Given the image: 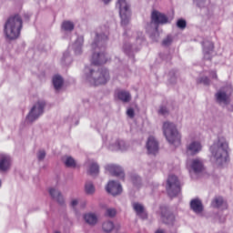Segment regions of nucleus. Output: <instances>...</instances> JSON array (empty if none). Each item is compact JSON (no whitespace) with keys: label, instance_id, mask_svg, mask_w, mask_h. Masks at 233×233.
Segmentation results:
<instances>
[{"label":"nucleus","instance_id":"nucleus-1","mask_svg":"<svg viewBox=\"0 0 233 233\" xmlns=\"http://www.w3.org/2000/svg\"><path fill=\"white\" fill-rule=\"evenodd\" d=\"M116 8L119 12L121 18V25L125 30L124 32V45L122 50L126 56L134 57V54L141 48V45L145 41V36L142 32L134 34L130 27V19L132 17V11L130 10V4L127 0H117ZM136 38H135V37ZM136 41L137 44H134Z\"/></svg>","mask_w":233,"mask_h":233},{"label":"nucleus","instance_id":"nucleus-2","mask_svg":"<svg viewBox=\"0 0 233 233\" xmlns=\"http://www.w3.org/2000/svg\"><path fill=\"white\" fill-rule=\"evenodd\" d=\"M105 59H94L90 64L86 65L83 71V78L89 85L98 86V85H106L110 81V71L106 67L99 68L106 65Z\"/></svg>","mask_w":233,"mask_h":233},{"label":"nucleus","instance_id":"nucleus-3","mask_svg":"<svg viewBox=\"0 0 233 233\" xmlns=\"http://www.w3.org/2000/svg\"><path fill=\"white\" fill-rule=\"evenodd\" d=\"M92 36V59H106V54L99 50H101V48H105L106 41H108V29H106V27H98Z\"/></svg>","mask_w":233,"mask_h":233},{"label":"nucleus","instance_id":"nucleus-4","mask_svg":"<svg viewBox=\"0 0 233 233\" xmlns=\"http://www.w3.org/2000/svg\"><path fill=\"white\" fill-rule=\"evenodd\" d=\"M210 152L212 157L218 165H223L228 161V152L230 148L228 147V141L224 137H219L217 142L210 147Z\"/></svg>","mask_w":233,"mask_h":233},{"label":"nucleus","instance_id":"nucleus-5","mask_svg":"<svg viewBox=\"0 0 233 233\" xmlns=\"http://www.w3.org/2000/svg\"><path fill=\"white\" fill-rule=\"evenodd\" d=\"M21 28H23V20L19 15L9 17L4 25L5 36L9 41L17 39L21 35Z\"/></svg>","mask_w":233,"mask_h":233},{"label":"nucleus","instance_id":"nucleus-6","mask_svg":"<svg viewBox=\"0 0 233 233\" xmlns=\"http://www.w3.org/2000/svg\"><path fill=\"white\" fill-rule=\"evenodd\" d=\"M164 136L170 145L179 147L181 145V135L176 127V124L172 122H165L163 124Z\"/></svg>","mask_w":233,"mask_h":233},{"label":"nucleus","instance_id":"nucleus-7","mask_svg":"<svg viewBox=\"0 0 233 233\" xmlns=\"http://www.w3.org/2000/svg\"><path fill=\"white\" fill-rule=\"evenodd\" d=\"M45 106H46V102H45V100L37 101L32 106L25 117L27 123H34V121H37V118L41 117L42 114H45Z\"/></svg>","mask_w":233,"mask_h":233},{"label":"nucleus","instance_id":"nucleus-8","mask_svg":"<svg viewBox=\"0 0 233 233\" xmlns=\"http://www.w3.org/2000/svg\"><path fill=\"white\" fill-rule=\"evenodd\" d=\"M166 190L169 198H176L181 192V183L176 175H170L167 177Z\"/></svg>","mask_w":233,"mask_h":233},{"label":"nucleus","instance_id":"nucleus-9","mask_svg":"<svg viewBox=\"0 0 233 233\" xmlns=\"http://www.w3.org/2000/svg\"><path fill=\"white\" fill-rule=\"evenodd\" d=\"M232 85H227L226 86L220 88L216 94L215 98L217 103L221 105H228L230 103V96H232Z\"/></svg>","mask_w":233,"mask_h":233},{"label":"nucleus","instance_id":"nucleus-10","mask_svg":"<svg viewBox=\"0 0 233 233\" xmlns=\"http://www.w3.org/2000/svg\"><path fill=\"white\" fill-rule=\"evenodd\" d=\"M173 19L174 16H168L159 11H153L151 14V21L154 25H168Z\"/></svg>","mask_w":233,"mask_h":233},{"label":"nucleus","instance_id":"nucleus-11","mask_svg":"<svg viewBox=\"0 0 233 233\" xmlns=\"http://www.w3.org/2000/svg\"><path fill=\"white\" fill-rule=\"evenodd\" d=\"M160 217L161 221L165 225L174 226V223H176V216L174 213H172L167 207H160Z\"/></svg>","mask_w":233,"mask_h":233},{"label":"nucleus","instance_id":"nucleus-12","mask_svg":"<svg viewBox=\"0 0 233 233\" xmlns=\"http://www.w3.org/2000/svg\"><path fill=\"white\" fill-rule=\"evenodd\" d=\"M12 157L6 154H0V174H8L12 168Z\"/></svg>","mask_w":233,"mask_h":233},{"label":"nucleus","instance_id":"nucleus-13","mask_svg":"<svg viewBox=\"0 0 233 233\" xmlns=\"http://www.w3.org/2000/svg\"><path fill=\"white\" fill-rule=\"evenodd\" d=\"M146 148L147 150V154H150L151 156H156L157 152H159V142L156 137L153 136H150L147 138Z\"/></svg>","mask_w":233,"mask_h":233},{"label":"nucleus","instance_id":"nucleus-14","mask_svg":"<svg viewBox=\"0 0 233 233\" xmlns=\"http://www.w3.org/2000/svg\"><path fill=\"white\" fill-rule=\"evenodd\" d=\"M105 169L111 173L112 176H116V177H120V179H125V172L123 168L119 166L109 164L105 167Z\"/></svg>","mask_w":233,"mask_h":233},{"label":"nucleus","instance_id":"nucleus-15","mask_svg":"<svg viewBox=\"0 0 233 233\" xmlns=\"http://www.w3.org/2000/svg\"><path fill=\"white\" fill-rule=\"evenodd\" d=\"M106 192H108V194H111V196H119V194L123 192V187L118 182L111 180L106 186Z\"/></svg>","mask_w":233,"mask_h":233},{"label":"nucleus","instance_id":"nucleus-16","mask_svg":"<svg viewBox=\"0 0 233 233\" xmlns=\"http://www.w3.org/2000/svg\"><path fill=\"white\" fill-rule=\"evenodd\" d=\"M189 172L192 174H201V172H203V161H201V159L199 158H195L192 159L189 164Z\"/></svg>","mask_w":233,"mask_h":233},{"label":"nucleus","instance_id":"nucleus-17","mask_svg":"<svg viewBox=\"0 0 233 233\" xmlns=\"http://www.w3.org/2000/svg\"><path fill=\"white\" fill-rule=\"evenodd\" d=\"M49 196L52 198L53 201H56L61 207L65 205V197L59 189L56 187L49 188Z\"/></svg>","mask_w":233,"mask_h":233},{"label":"nucleus","instance_id":"nucleus-18","mask_svg":"<svg viewBox=\"0 0 233 233\" xmlns=\"http://www.w3.org/2000/svg\"><path fill=\"white\" fill-rule=\"evenodd\" d=\"M133 210H135L137 216L138 218H141V219H147L148 218V214L147 213V210H145V206L139 202H133L132 203Z\"/></svg>","mask_w":233,"mask_h":233},{"label":"nucleus","instance_id":"nucleus-19","mask_svg":"<svg viewBox=\"0 0 233 233\" xmlns=\"http://www.w3.org/2000/svg\"><path fill=\"white\" fill-rule=\"evenodd\" d=\"M202 52L205 57H210L214 54V42L210 40H205L202 42Z\"/></svg>","mask_w":233,"mask_h":233},{"label":"nucleus","instance_id":"nucleus-20","mask_svg":"<svg viewBox=\"0 0 233 233\" xmlns=\"http://www.w3.org/2000/svg\"><path fill=\"white\" fill-rule=\"evenodd\" d=\"M201 148V143H199L198 141H193L187 146V153L189 156H196V154H199Z\"/></svg>","mask_w":233,"mask_h":233},{"label":"nucleus","instance_id":"nucleus-21","mask_svg":"<svg viewBox=\"0 0 233 233\" xmlns=\"http://www.w3.org/2000/svg\"><path fill=\"white\" fill-rule=\"evenodd\" d=\"M85 44V37L79 35L76 37V40L73 44V50L76 56L83 53V45Z\"/></svg>","mask_w":233,"mask_h":233},{"label":"nucleus","instance_id":"nucleus-22","mask_svg":"<svg viewBox=\"0 0 233 233\" xmlns=\"http://www.w3.org/2000/svg\"><path fill=\"white\" fill-rule=\"evenodd\" d=\"M116 97L123 103H130L132 99V96L130 95V92L118 89L116 91Z\"/></svg>","mask_w":233,"mask_h":233},{"label":"nucleus","instance_id":"nucleus-23","mask_svg":"<svg viewBox=\"0 0 233 233\" xmlns=\"http://www.w3.org/2000/svg\"><path fill=\"white\" fill-rule=\"evenodd\" d=\"M190 208L196 214H201L203 212V203L199 198H194L190 201Z\"/></svg>","mask_w":233,"mask_h":233},{"label":"nucleus","instance_id":"nucleus-24","mask_svg":"<svg viewBox=\"0 0 233 233\" xmlns=\"http://www.w3.org/2000/svg\"><path fill=\"white\" fill-rule=\"evenodd\" d=\"M84 220L87 225H90V227H95V225H97V215L96 213H86L84 215Z\"/></svg>","mask_w":233,"mask_h":233},{"label":"nucleus","instance_id":"nucleus-25","mask_svg":"<svg viewBox=\"0 0 233 233\" xmlns=\"http://www.w3.org/2000/svg\"><path fill=\"white\" fill-rule=\"evenodd\" d=\"M211 206L214 208H221L225 210L227 208V202L221 197H215L211 202Z\"/></svg>","mask_w":233,"mask_h":233},{"label":"nucleus","instance_id":"nucleus-26","mask_svg":"<svg viewBox=\"0 0 233 233\" xmlns=\"http://www.w3.org/2000/svg\"><path fill=\"white\" fill-rule=\"evenodd\" d=\"M52 83L55 90H59L60 88H63L65 79H63V76H61V75H55L53 76Z\"/></svg>","mask_w":233,"mask_h":233},{"label":"nucleus","instance_id":"nucleus-27","mask_svg":"<svg viewBox=\"0 0 233 233\" xmlns=\"http://www.w3.org/2000/svg\"><path fill=\"white\" fill-rule=\"evenodd\" d=\"M76 25H74V22L66 20L62 23V30L65 32H72L74 30Z\"/></svg>","mask_w":233,"mask_h":233},{"label":"nucleus","instance_id":"nucleus-28","mask_svg":"<svg viewBox=\"0 0 233 233\" xmlns=\"http://www.w3.org/2000/svg\"><path fill=\"white\" fill-rule=\"evenodd\" d=\"M89 174L91 176H98L99 175V164L96 162H92L89 166Z\"/></svg>","mask_w":233,"mask_h":233},{"label":"nucleus","instance_id":"nucleus-29","mask_svg":"<svg viewBox=\"0 0 233 233\" xmlns=\"http://www.w3.org/2000/svg\"><path fill=\"white\" fill-rule=\"evenodd\" d=\"M128 148V146H127V142L124 140H117L116 142V147L113 148L112 150H122L125 151Z\"/></svg>","mask_w":233,"mask_h":233},{"label":"nucleus","instance_id":"nucleus-30","mask_svg":"<svg viewBox=\"0 0 233 233\" xmlns=\"http://www.w3.org/2000/svg\"><path fill=\"white\" fill-rule=\"evenodd\" d=\"M64 163L67 168H76V160L72 157H66Z\"/></svg>","mask_w":233,"mask_h":233},{"label":"nucleus","instance_id":"nucleus-31","mask_svg":"<svg viewBox=\"0 0 233 233\" xmlns=\"http://www.w3.org/2000/svg\"><path fill=\"white\" fill-rule=\"evenodd\" d=\"M102 228L104 232L110 233L111 230H114V222L106 221L102 225Z\"/></svg>","mask_w":233,"mask_h":233},{"label":"nucleus","instance_id":"nucleus-32","mask_svg":"<svg viewBox=\"0 0 233 233\" xmlns=\"http://www.w3.org/2000/svg\"><path fill=\"white\" fill-rule=\"evenodd\" d=\"M85 190L86 194L92 195L96 192V187H94V183L88 181L85 185Z\"/></svg>","mask_w":233,"mask_h":233},{"label":"nucleus","instance_id":"nucleus-33","mask_svg":"<svg viewBox=\"0 0 233 233\" xmlns=\"http://www.w3.org/2000/svg\"><path fill=\"white\" fill-rule=\"evenodd\" d=\"M198 85H204L205 86H209L210 78L208 76H200L197 79Z\"/></svg>","mask_w":233,"mask_h":233},{"label":"nucleus","instance_id":"nucleus-34","mask_svg":"<svg viewBox=\"0 0 233 233\" xmlns=\"http://www.w3.org/2000/svg\"><path fill=\"white\" fill-rule=\"evenodd\" d=\"M172 43H174V35H167L162 41L164 46H170Z\"/></svg>","mask_w":233,"mask_h":233},{"label":"nucleus","instance_id":"nucleus-35","mask_svg":"<svg viewBox=\"0 0 233 233\" xmlns=\"http://www.w3.org/2000/svg\"><path fill=\"white\" fill-rule=\"evenodd\" d=\"M177 79V71L171 70L169 72V83H171V85H174Z\"/></svg>","mask_w":233,"mask_h":233},{"label":"nucleus","instance_id":"nucleus-36","mask_svg":"<svg viewBox=\"0 0 233 233\" xmlns=\"http://www.w3.org/2000/svg\"><path fill=\"white\" fill-rule=\"evenodd\" d=\"M131 180L133 185H135L136 187H139V185H141V177L137 175L131 176Z\"/></svg>","mask_w":233,"mask_h":233},{"label":"nucleus","instance_id":"nucleus-37","mask_svg":"<svg viewBox=\"0 0 233 233\" xmlns=\"http://www.w3.org/2000/svg\"><path fill=\"white\" fill-rule=\"evenodd\" d=\"M177 26L180 28V30H185V28H187V21L185 19H178L177 21Z\"/></svg>","mask_w":233,"mask_h":233},{"label":"nucleus","instance_id":"nucleus-38","mask_svg":"<svg viewBox=\"0 0 233 233\" xmlns=\"http://www.w3.org/2000/svg\"><path fill=\"white\" fill-rule=\"evenodd\" d=\"M116 214H117V211L116 210V208H107L106 210V216L107 218H116Z\"/></svg>","mask_w":233,"mask_h":233},{"label":"nucleus","instance_id":"nucleus-39","mask_svg":"<svg viewBox=\"0 0 233 233\" xmlns=\"http://www.w3.org/2000/svg\"><path fill=\"white\" fill-rule=\"evenodd\" d=\"M38 161H44L45 157H46V151L41 149L36 154Z\"/></svg>","mask_w":233,"mask_h":233},{"label":"nucleus","instance_id":"nucleus-40","mask_svg":"<svg viewBox=\"0 0 233 233\" xmlns=\"http://www.w3.org/2000/svg\"><path fill=\"white\" fill-rule=\"evenodd\" d=\"M158 114H161V116H166V114H168V109L167 106H161L158 110Z\"/></svg>","mask_w":233,"mask_h":233},{"label":"nucleus","instance_id":"nucleus-41","mask_svg":"<svg viewBox=\"0 0 233 233\" xmlns=\"http://www.w3.org/2000/svg\"><path fill=\"white\" fill-rule=\"evenodd\" d=\"M195 5L198 6L199 8L203 7L205 5V0H193Z\"/></svg>","mask_w":233,"mask_h":233},{"label":"nucleus","instance_id":"nucleus-42","mask_svg":"<svg viewBox=\"0 0 233 233\" xmlns=\"http://www.w3.org/2000/svg\"><path fill=\"white\" fill-rule=\"evenodd\" d=\"M127 114L128 117H130L132 119V117H134V116H135L134 109H132V108L127 109Z\"/></svg>","mask_w":233,"mask_h":233},{"label":"nucleus","instance_id":"nucleus-43","mask_svg":"<svg viewBox=\"0 0 233 233\" xmlns=\"http://www.w3.org/2000/svg\"><path fill=\"white\" fill-rule=\"evenodd\" d=\"M209 75L212 79H218V73L216 71H210Z\"/></svg>","mask_w":233,"mask_h":233},{"label":"nucleus","instance_id":"nucleus-44","mask_svg":"<svg viewBox=\"0 0 233 233\" xmlns=\"http://www.w3.org/2000/svg\"><path fill=\"white\" fill-rule=\"evenodd\" d=\"M79 204V201L77 199H73L71 201V207L76 208Z\"/></svg>","mask_w":233,"mask_h":233},{"label":"nucleus","instance_id":"nucleus-45","mask_svg":"<svg viewBox=\"0 0 233 233\" xmlns=\"http://www.w3.org/2000/svg\"><path fill=\"white\" fill-rule=\"evenodd\" d=\"M70 57V51L66 50L65 53H64V59H66Z\"/></svg>","mask_w":233,"mask_h":233},{"label":"nucleus","instance_id":"nucleus-46","mask_svg":"<svg viewBox=\"0 0 233 233\" xmlns=\"http://www.w3.org/2000/svg\"><path fill=\"white\" fill-rule=\"evenodd\" d=\"M102 2L104 3V5H108L112 3V0H102Z\"/></svg>","mask_w":233,"mask_h":233},{"label":"nucleus","instance_id":"nucleus-47","mask_svg":"<svg viewBox=\"0 0 233 233\" xmlns=\"http://www.w3.org/2000/svg\"><path fill=\"white\" fill-rule=\"evenodd\" d=\"M155 233H165V230H163V229H157Z\"/></svg>","mask_w":233,"mask_h":233},{"label":"nucleus","instance_id":"nucleus-48","mask_svg":"<svg viewBox=\"0 0 233 233\" xmlns=\"http://www.w3.org/2000/svg\"><path fill=\"white\" fill-rule=\"evenodd\" d=\"M32 52H34V51H32V50H31V51H29V54H32Z\"/></svg>","mask_w":233,"mask_h":233},{"label":"nucleus","instance_id":"nucleus-49","mask_svg":"<svg viewBox=\"0 0 233 233\" xmlns=\"http://www.w3.org/2000/svg\"><path fill=\"white\" fill-rule=\"evenodd\" d=\"M154 30H157V27H156Z\"/></svg>","mask_w":233,"mask_h":233},{"label":"nucleus","instance_id":"nucleus-50","mask_svg":"<svg viewBox=\"0 0 233 233\" xmlns=\"http://www.w3.org/2000/svg\"><path fill=\"white\" fill-rule=\"evenodd\" d=\"M0 187H1V180H0Z\"/></svg>","mask_w":233,"mask_h":233}]
</instances>
